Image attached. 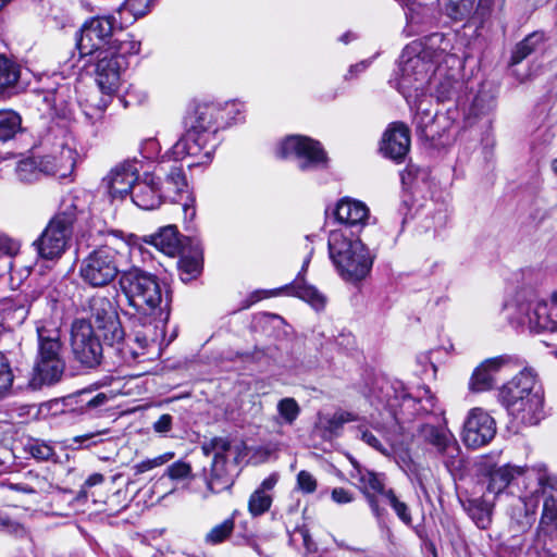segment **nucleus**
I'll list each match as a JSON object with an SVG mask.
<instances>
[{"label": "nucleus", "instance_id": "nucleus-14", "mask_svg": "<svg viewBox=\"0 0 557 557\" xmlns=\"http://www.w3.org/2000/svg\"><path fill=\"white\" fill-rule=\"evenodd\" d=\"M496 434V422L481 408L472 409L463 424L462 441L470 448L490 443Z\"/></svg>", "mask_w": 557, "mask_h": 557}, {"label": "nucleus", "instance_id": "nucleus-33", "mask_svg": "<svg viewBox=\"0 0 557 557\" xmlns=\"http://www.w3.org/2000/svg\"><path fill=\"white\" fill-rule=\"evenodd\" d=\"M545 36L542 32H533L516 44L511 51L509 65L513 66L521 63L532 53L539 50L544 44Z\"/></svg>", "mask_w": 557, "mask_h": 557}, {"label": "nucleus", "instance_id": "nucleus-15", "mask_svg": "<svg viewBox=\"0 0 557 557\" xmlns=\"http://www.w3.org/2000/svg\"><path fill=\"white\" fill-rule=\"evenodd\" d=\"M139 177L137 161H124L115 165L102 180V187L112 199H123L129 193Z\"/></svg>", "mask_w": 557, "mask_h": 557}, {"label": "nucleus", "instance_id": "nucleus-11", "mask_svg": "<svg viewBox=\"0 0 557 557\" xmlns=\"http://www.w3.org/2000/svg\"><path fill=\"white\" fill-rule=\"evenodd\" d=\"M115 18L113 16H96L84 23L79 30L77 48L81 55H94L108 49L114 39Z\"/></svg>", "mask_w": 557, "mask_h": 557}, {"label": "nucleus", "instance_id": "nucleus-18", "mask_svg": "<svg viewBox=\"0 0 557 557\" xmlns=\"http://www.w3.org/2000/svg\"><path fill=\"white\" fill-rule=\"evenodd\" d=\"M410 148V131L400 122L392 123L385 131L381 151L383 154L396 162H401Z\"/></svg>", "mask_w": 557, "mask_h": 557}, {"label": "nucleus", "instance_id": "nucleus-64", "mask_svg": "<svg viewBox=\"0 0 557 557\" xmlns=\"http://www.w3.org/2000/svg\"><path fill=\"white\" fill-rule=\"evenodd\" d=\"M0 529L14 533L22 534L24 533V529L22 525L13 520L5 513L0 512Z\"/></svg>", "mask_w": 557, "mask_h": 557}, {"label": "nucleus", "instance_id": "nucleus-44", "mask_svg": "<svg viewBox=\"0 0 557 557\" xmlns=\"http://www.w3.org/2000/svg\"><path fill=\"white\" fill-rule=\"evenodd\" d=\"M77 397L81 409L85 412L94 411L104 406L109 400V396L106 393H97L94 395L91 391L87 389L81 391Z\"/></svg>", "mask_w": 557, "mask_h": 557}, {"label": "nucleus", "instance_id": "nucleus-40", "mask_svg": "<svg viewBox=\"0 0 557 557\" xmlns=\"http://www.w3.org/2000/svg\"><path fill=\"white\" fill-rule=\"evenodd\" d=\"M21 127V116L12 110H0V141L11 139Z\"/></svg>", "mask_w": 557, "mask_h": 557}, {"label": "nucleus", "instance_id": "nucleus-9", "mask_svg": "<svg viewBox=\"0 0 557 557\" xmlns=\"http://www.w3.org/2000/svg\"><path fill=\"white\" fill-rule=\"evenodd\" d=\"M71 348L75 360L85 368L94 369L102 361V344L91 323L85 319H76L72 324Z\"/></svg>", "mask_w": 557, "mask_h": 557}, {"label": "nucleus", "instance_id": "nucleus-49", "mask_svg": "<svg viewBox=\"0 0 557 557\" xmlns=\"http://www.w3.org/2000/svg\"><path fill=\"white\" fill-rule=\"evenodd\" d=\"M384 500L394 509L397 517L405 523V524H411L412 518L410 510L404 502L399 500L398 497L395 495L393 490H388V493Z\"/></svg>", "mask_w": 557, "mask_h": 557}, {"label": "nucleus", "instance_id": "nucleus-63", "mask_svg": "<svg viewBox=\"0 0 557 557\" xmlns=\"http://www.w3.org/2000/svg\"><path fill=\"white\" fill-rule=\"evenodd\" d=\"M213 446H214V457L213 459H227L226 454L231 449V441L226 437H212Z\"/></svg>", "mask_w": 557, "mask_h": 557}, {"label": "nucleus", "instance_id": "nucleus-47", "mask_svg": "<svg viewBox=\"0 0 557 557\" xmlns=\"http://www.w3.org/2000/svg\"><path fill=\"white\" fill-rule=\"evenodd\" d=\"M154 342L156 338L152 336L150 326H146V331L143 333L137 331L135 333L133 344L125 342L126 349L136 351V355L128 362L134 361L139 356L144 355L147 347Z\"/></svg>", "mask_w": 557, "mask_h": 557}, {"label": "nucleus", "instance_id": "nucleus-3", "mask_svg": "<svg viewBox=\"0 0 557 557\" xmlns=\"http://www.w3.org/2000/svg\"><path fill=\"white\" fill-rule=\"evenodd\" d=\"M498 397L508 413L521 423L534 425L542 419L543 395L532 371L522 370L503 385Z\"/></svg>", "mask_w": 557, "mask_h": 557}, {"label": "nucleus", "instance_id": "nucleus-38", "mask_svg": "<svg viewBox=\"0 0 557 557\" xmlns=\"http://www.w3.org/2000/svg\"><path fill=\"white\" fill-rule=\"evenodd\" d=\"M467 511L478 528L487 529L492 522V509L487 502L475 498L468 502Z\"/></svg>", "mask_w": 557, "mask_h": 557}, {"label": "nucleus", "instance_id": "nucleus-19", "mask_svg": "<svg viewBox=\"0 0 557 557\" xmlns=\"http://www.w3.org/2000/svg\"><path fill=\"white\" fill-rule=\"evenodd\" d=\"M96 336L102 338L104 345L115 350L116 355L125 362H128L136 351L126 349L125 346V332L119 315H115L104 323L94 326Z\"/></svg>", "mask_w": 557, "mask_h": 557}, {"label": "nucleus", "instance_id": "nucleus-50", "mask_svg": "<svg viewBox=\"0 0 557 557\" xmlns=\"http://www.w3.org/2000/svg\"><path fill=\"white\" fill-rule=\"evenodd\" d=\"M175 454L173 451H166L154 458L143 460L134 466L135 474H141L157 467H161L172 460Z\"/></svg>", "mask_w": 557, "mask_h": 557}, {"label": "nucleus", "instance_id": "nucleus-31", "mask_svg": "<svg viewBox=\"0 0 557 557\" xmlns=\"http://www.w3.org/2000/svg\"><path fill=\"white\" fill-rule=\"evenodd\" d=\"M145 242L170 257L176 256L181 249L178 233L173 225L162 227L159 233L146 237Z\"/></svg>", "mask_w": 557, "mask_h": 557}, {"label": "nucleus", "instance_id": "nucleus-4", "mask_svg": "<svg viewBox=\"0 0 557 557\" xmlns=\"http://www.w3.org/2000/svg\"><path fill=\"white\" fill-rule=\"evenodd\" d=\"M120 234L119 231H108L104 244L91 250L79 262L78 275L86 285L102 288L121 276L120 259L127 244L117 238Z\"/></svg>", "mask_w": 557, "mask_h": 557}, {"label": "nucleus", "instance_id": "nucleus-52", "mask_svg": "<svg viewBox=\"0 0 557 557\" xmlns=\"http://www.w3.org/2000/svg\"><path fill=\"white\" fill-rule=\"evenodd\" d=\"M175 454L173 451H166L154 458L143 460L134 466L135 474H141L157 467H161L172 460Z\"/></svg>", "mask_w": 557, "mask_h": 557}, {"label": "nucleus", "instance_id": "nucleus-30", "mask_svg": "<svg viewBox=\"0 0 557 557\" xmlns=\"http://www.w3.org/2000/svg\"><path fill=\"white\" fill-rule=\"evenodd\" d=\"M164 200L176 202L187 193V181L182 165L173 164L166 171L164 181L160 184Z\"/></svg>", "mask_w": 557, "mask_h": 557}, {"label": "nucleus", "instance_id": "nucleus-23", "mask_svg": "<svg viewBox=\"0 0 557 557\" xmlns=\"http://www.w3.org/2000/svg\"><path fill=\"white\" fill-rule=\"evenodd\" d=\"M222 119V109L218 104L201 103L185 119V125L210 136L216 132V124Z\"/></svg>", "mask_w": 557, "mask_h": 557}, {"label": "nucleus", "instance_id": "nucleus-29", "mask_svg": "<svg viewBox=\"0 0 557 557\" xmlns=\"http://www.w3.org/2000/svg\"><path fill=\"white\" fill-rule=\"evenodd\" d=\"M278 481V474L272 473L265 478L260 486L250 495L248 500V510L253 517L267 512L272 505V496L269 494Z\"/></svg>", "mask_w": 557, "mask_h": 557}, {"label": "nucleus", "instance_id": "nucleus-54", "mask_svg": "<svg viewBox=\"0 0 557 557\" xmlns=\"http://www.w3.org/2000/svg\"><path fill=\"white\" fill-rule=\"evenodd\" d=\"M157 0H125L123 10L129 12L135 18L145 16Z\"/></svg>", "mask_w": 557, "mask_h": 557}, {"label": "nucleus", "instance_id": "nucleus-5", "mask_svg": "<svg viewBox=\"0 0 557 557\" xmlns=\"http://www.w3.org/2000/svg\"><path fill=\"white\" fill-rule=\"evenodd\" d=\"M329 253L339 275L348 282L363 280L372 268V257L356 233L333 230L329 234Z\"/></svg>", "mask_w": 557, "mask_h": 557}, {"label": "nucleus", "instance_id": "nucleus-36", "mask_svg": "<svg viewBox=\"0 0 557 557\" xmlns=\"http://www.w3.org/2000/svg\"><path fill=\"white\" fill-rule=\"evenodd\" d=\"M21 77V67L5 55H0V94L14 88Z\"/></svg>", "mask_w": 557, "mask_h": 557}, {"label": "nucleus", "instance_id": "nucleus-17", "mask_svg": "<svg viewBox=\"0 0 557 557\" xmlns=\"http://www.w3.org/2000/svg\"><path fill=\"white\" fill-rule=\"evenodd\" d=\"M358 483L372 513L382 520L386 511L380 506V499H384L389 490L386 488L385 475L367 469L358 470Z\"/></svg>", "mask_w": 557, "mask_h": 557}, {"label": "nucleus", "instance_id": "nucleus-61", "mask_svg": "<svg viewBox=\"0 0 557 557\" xmlns=\"http://www.w3.org/2000/svg\"><path fill=\"white\" fill-rule=\"evenodd\" d=\"M425 396L420 398L419 400L414 399V404L407 405V408L414 407L416 405H420L418 410H421L423 413H431L435 409L436 398L434 395L430 393L429 389L424 391Z\"/></svg>", "mask_w": 557, "mask_h": 557}, {"label": "nucleus", "instance_id": "nucleus-25", "mask_svg": "<svg viewBox=\"0 0 557 557\" xmlns=\"http://www.w3.org/2000/svg\"><path fill=\"white\" fill-rule=\"evenodd\" d=\"M510 361L508 356H498L482 362L473 372L470 389L473 392L488 391L494 385V373Z\"/></svg>", "mask_w": 557, "mask_h": 557}, {"label": "nucleus", "instance_id": "nucleus-42", "mask_svg": "<svg viewBox=\"0 0 557 557\" xmlns=\"http://www.w3.org/2000/svg\"><path fill=\"white\" fill-rule=\"evenodd\" d=\"M435 119L436 114L432 113L429 109H423L420 103L413 120L417 132L425 138H434L433 124Z\"/></svg>", "mask_w": 557, "mask_h": 557}, {"label": "nucleus", "instance_id": "nucleus-2", "mask_svg": "<svg viewBox=\"0 0 557 557\" xmlns=\"http://www.w3.org/2000/svg\"><path fill=\"white\" fill-rule=\"evenodd\" d=\"M119 284L129 306L137 312L153 315V329L168 322L172 295L156 274L131 267L122 271Z\"/></svg>", "mask_w": 557, "mask_h": 557}, {"label": "nucleus", "instance_id": "nucleus-21", "mask_svg": "<svg viewBox=\"0 0 557 557\" xmlns=\"http://www.w3.org/2000/svg\"><path fill=\"white\" fill-rule=\"evenodd\" d=\"M76 151L67 144L61 143L58 150L40 157L41 163H46L47 171L44 176H57L64 178L69 176L76 164Z\"/></svg>", "mask_w": 557, "mask_h": 557}, {"label": "nucleus", "instance_id": "nucleus-6", "mask_svg": "<svg viewBox=\"0 0 557 557\" xmlns=\"http://www.w3.org/2000/svg\"><path fill=\"white\" fill-rule=\"evenodd\" d=\"M38 351L34 366V384H53L61 380L65 361L61 331L52 323L37 326Z\"/></svg>", "mask_w": 557, "mask_h": 557}, {"label": "nucleus", "instance_id": "nucleus-41", "mask_svg": "<svg viewBox=\"0 0 557 557\" xmlns=\"http://www.w3.org/2000/svg\"><path fill=\"white\" fill-rule=\"evenodd\" d=\"M24 451L37 461H49L55 456L54 448L50 444L37 438H29L24 444Z\"/></svg>", "mask_w": 557, "mask_h": 557}, {"label": "nucleus", "instance_id": "nucleus-20", "mask_svg": "<svg viewBox=\"0 0 557 557\" xmlns=\"http://www.w3.org/2000/svg\"><path fill=\"white\" fill-rule=\"evenodd\" d=\"M334 216L337 222L343 224L341 228L346 230V234H349V228H357V232H359L367 224L370 211L359 200L343 198L336 203Z\"/></svg>", "mask_w": 557, "mask_h": 557}, {"label": "nucleus", "instance_id": "nucleus-59", "mask_svg": "<svg viewBox=\"0 0 557 557\" xmlns=\"http://www.w3.org/2000/svg\"><path fill=\"white\" fill-rule=\"evenodd\" d=\"M297 486L301 492L310 494L317 490V480L310 472L301 470L297 474Z\"/></svg>", "mask_w": 557, "mask_h": 557}, {"label": "nucleus", "instance_id": "nucleus-60", "mask_svg": "<svg viewBox=\"0 0 557 557\" xmlns=\"http://www.w3.org/2000/svg\"><path fill=\"white\" fill-rule=\"evenodd\" d=\"M361 440L368 444L370 447L374 448L375 450L380 451L384 456L389 455V449L383 445V443L375 436V434L369 430H361L360 431Z\"/></svg>", "mask_w": 557, "mask_h": 557}, {"label": "nucleus", "instance_id": "nucleus-35", "mask_svg": "<svg viewBox=\"0 0 557 557\" xmlns=\"http://www.w3.org/2000/svg\"><path fill=\"white\" fill-rule=\"evenodd\" d=\"M47 171L46 163H41L40 157H32L21 160L16 165V175L21 182L33 183L44 176Z\"/></svg>", "mask_w": 557, "mask_h": 557}, {"label": "nucleus", "instance_id": "nucleus-53", "mask_svg": "<svg viewBox=\"0 0 557 557\" xmlns=\"http://www.w3.org/2000/svg\"><path fill=\"white\" fill-rule=\"evenodd\" d=\"M108 430L90 432L77 435L72 438V447L78 449H87L102 442L101 435L107 434Z\"/></svg>", "mask_w": 557, "mask_h": 557}, {"label": "nucleus", "instance_id": "nucleus-51", "mask_svg": "<svg viewBox=\"0 0 557 557\" xmlns=\"http://www.w3.org/2000/svg\"><path fill=\"white\" fill-rule=\"evenodd\" d=\"M175 454L173 451H166L154 458L143 460L134 466L135 474H141L157 467H161L172 460Z\"/></svg>", "mask_w": 557, "mask_h": 557}, {"label": "nucleus", "instance_id": "nucleus-34", "mask_svg": "<svg viewBox=\"0 0 557 557\" xmlns=\"http://www.w3.org/2000/svg\"><path fill=\"white\" fill-rule=\"evenodd\" d=\"M529 324L539 331H557V322L552 315L549 302L537 301L528 314Z\"/></svg>", "mask_w": 557, "mask_h": 557}, {"label": "nucleus", "instance_id": "nucleus-43", "mask_svg": "<svg viewBox=\"0 0 557 557\" xmlns=\"http://www.w3.org/2000/svg\"><path fill=\"white\" fill-rule=\"evenodd\" d=\"M234 518H227L220 524L213 527L206 535L205 541L211 545L223 543L234 531Z\"/></svg>", "mask_w": 557, "mask_h": 557}, {"label": "nucleus", "instance_id": "nucleus-48", "mask_svg": "<svg viewBox=\"0 0 557 557\" xmlns=\"http://www.w3.org/2000/svg\"><path fill=\"white\" fill-rule=\"evenodd\" d=\"M277 412L285 424L292 425L300 413V407L294 398L286 397L278 401Z\"/></svg>", "mask_w": 557, "mask_h": 557}, {"label": "nucleus", "instance_id": "nucleus-26", "mask_svg": "<svg viewBox=\"0 0 557 557\" xmlns=\"http://www.w3.org/2000/svg\"><path fill=\"white\" fill-rule=\"evenodd\" d=\"M527 472L528 469L524 467L512 466L509 463L500 467H488L485 469V475L488 478L487 491L497 495Z\"/></svg>", "mask_w": 557, "mask_h": 557}, {"label": "nucleus", "instance_id": "nucleus-12", "mask_svg": "<svg viewBox=\"0 0 557 557\" xmlns=\"http://www.w3.org/2000/svg\"><path fill=\"white\" fill-rule=\"evenodd\" d=\"M209 135L191 127H186V132L173 145L171 154L175 160H182L186 157L197 158L193 165L207 164L212 160L213 145H209Z\"/></svg>", "mask_w": 557, "mask_h": 557}, {"label": "nucleus", "instance_id": "nucleus-39", "mask_svg": "<svg viewBox=\"0 0 557 557\" xmlns=\"http://www.w3.org/2000/svg\"><path fill=\"white\" fill-rule=\"evenodd\" d=\"M462 86L463 83L453 76L440 77L434 90L435 97L441 102L453 100Z\"/></svg>", "mask_w": 557, "mask_h": 557}, {"label": "nucleus", "instance_id": "nucleus-8", "mask_svg": "<svg viewBox=\"0 0 557 557\" xmlns=\"http://www.w3.org/2000/svg\"><path fill=\"white\" fill-rule=\"evenodd\" d=\"M276 154L283 159L294 158L302 172L325 170L329 166L327 153L322 145L308 136H287L278 145Z\"/></svg>", "mask_w": 557, "mask_h": 557}, {"label": "nucleus", "instance_id": "nucleus-37", "mask_svg": "<svg viewBox=\"0 0 557 557\" xmlns=\"http://www.w3.org/2000/svg\"><path fill=\"white\" fill-rule=\"evenodd\" d=\"M140 41L137 40L133 34H124L121 37H114L108 48L116 57L128 61V57L136 55L140 52Z\"/></svg>", "mask_w": 557, "mask_h": 557}, {"label": "nucleus", "instance_id": "nucleus-55", "mask_svg": "<svg viewBox=\"0 0 557 557\" xmlns=\"http://www.w3.org/2000/svg\"><path fill=\"white\" fill-rule=\"evenodd\" d=\"M354 420V417L351 413L349 412H344V411H341V412H335L333 416L331 417H326L324 419V429L326 431H329L330 433H336L337 431H339L343 425L349 421H352Z\"/></svg>", "mask_w": 557, "mask_h": 557}, {"label": "nucleus", "instance_id": "nucleus-27", "mask_svg": "<svg viewBox=\"0 0 557 557\" xmlns=\"http://www.w3.org/2000/svg\"><path fill=\"white\" fill-rule=\"evenodd\" d=\"M309 262L310 257H307L298 276L289 285H286L284 290L288 295L296 296L310 304L314 309L320 310L325 306V297L314 286L308 285L302 276L309 265Z\"/></svg>", "mask_w": 557, "mask_h": 557}, {"label": "nucleus", "instance_id": "nucleus-58", "mask_svg": "<svg viewBox=\"0 0 557 557\" xmlns=\"http://www.w3.org/2000/svg\"><path fill=\"white\" fill-rule=\"evenodd\" d=\"M180 269L182 281H190L200 273V263L195 259H183Z\"/></svg>", "mask_w": 557, "mask_h": 557}, {"label": "nucleus", "instance_id": "nucleus-46", "mask_svg": "<svg viewBox=\"0 0 557 557\" xmlns=\"http://www.w3.org/2000/svg\"><path fill=\"white\" fill-rule=\"evenodd\" d=\"M474 0H448L446 4L447 15L455 21H463L469 18Z\"/></svg>", "mask_w": 557, "mask_h": 557}, {"label": "nucleus", "instance_id": "nucleus-16", "mask_svg": "<svg viewBox=\"0 0 557 557\" xmlns=\"http://www.w3.org/2000/svg\"><path fill=\"white\" fill-rule=\"evenodd\" d=\"M419 434L426 444L433 446L437 454L444 458L447 468L455 465V459L459 456L460 449L455 436L447 428L423 424Z\"/></svg>", "mask_w": 557, "mask_h": 557}, {"label": "nucleus", "instance_id": "nucleus-13", "mask_svg": "<svg viewBox=\"0 0 557 557\" xmlns=\"http://www.w3.org/2000/svg\"><path fill=\"white\" fill-rule=\"evenodd\" d=\"M366 396L372 405H382L396 414L397 408L407 407L414 398L406 391L400 381H392L386 377H376L373 387Z\"/></svg>", "mask_w": 557, "mask_h": 557}, {"label": "nucleus", "instance_id": "nucleus-32", "mask_svg": "<svg viewBox=\"0 0 557 557\" xmlns=\"http://www.w3.org/2000/svg\"><path fill=\"white\" fill-rule=\"evenodd\" d=\"M85 310L89 313L92 326H97L100 323H104L109 319L117 315L111 300L101 295L91 296L85 306Z\"/></svg>", "mask_w": 557, "mask_h": 557}, {"label": "nucleus", "instance_id": "nucleus-56", "mask_svg": "<svg viewBox=\"0 0 557 557\" xmlns=\"http://www.w3.org/2000/svg\"><path fill=\"white\" fill-rule=\"evenodd\" d=\"M13 383V374L5 356L0 351V397L3 396Z\"/></svg>", "mask_w": 557, "mask_h": 557}, {"label": "nucleus", "instance_id": "nucleus-57", "mask_svg": "<svg viewBox=\"0 0 557 557\" xmlns=\"http://www.w3.org/2000/svg\"><path fill=\"white\" fill-rule=\"evenodd\" d=\"M166 475L171 480H175V481L191 479L193 478L191 467L189 463H187L185 461H182V460L176 461L168 467Z\"/></svg>", "mask_w": 557, "mask_h": 557}, {"label": "nucleus", "instance_id": "nucleus-28", "mask_svg": "<svg viewBox=\"0 0 557 557\" xmlns=\"http://www.w3.org/2000/svg\"><path fill=\"white\" fill-rule=\"evenodd\" d=\"M235 482V475L231 471L227 459H213L209 475L206 478L207 490L218 494L230 490Z\"/></svg>", "mask_w": 557, "mask_h": 557}, {"label": "nucleus", "instance_id": "nucleus-45", "mask_svg": "<svg viewBox=\"0 0 557 557\" xmlns=\"http://www.w3.org/2000/svg\"><path fill=\"white\" fill-rule=\"evenodd\" d=\"M496 0H479L475 10H472L470 18L476 25V29L484 28L490 23Z\"/></svg>", "mask_w": 557, "mask_h": 557}, {"label": "nucleus", "instance_id": "nucleus-24", "mask_svg": "<svg viewBox=\"0 0 557 557\" xmlns=\"http://www.w3.org/2000/svg\"><path fill=\"white\" fill-rule=\"evenodd\" d=\"M539 488L536 493L543 496V511L541 527L554 525L557 530V480L542 473L537 478Z\"/></svg>", "mask_w": 557, "mask_h": 557}, {"label": "nucleus", "instance_id": "nucleus-1", "mask_svg": "<svg viewBox=\"0 0 557 557\" xmlns=\"http://www.w3.org/2000/svg\"><path fill=\"white\" fill-rule=\"evenodd\" d=\"M455 36L433 33L407 45L399 61L398 87L405 96L422 90L428 81L431 63H441L451 55Z\"/></svg>", "mask_w": 557, "mask_h": 557}, {"label": "nucleus", "instance_id": "nucleus-7", "mask_svg": "<svg viewBox=\"0 0 557 557\" xmlns=\"http://www.w3.org/2000/svg\"><path fill=\"white\" fill-rule=\"evenodd\" d=\"M76 199H64L60 211L51 219L41 236L34 243L39 255L45 259L60 258L66 250L73 233V224L77 219Z\"/></svg>", "mask_w": 557, "mask_h": 557}, {"label": "nucleus", "instance_id": "nucleus-22", "mask_svg": "<svg viewBox=\"0 0 557 557\" xmlns=\"http://www.w3.org/2000/svg\"><path fill=\"white\" fill-rule=\"evenodd\" d=\"M131 194L133 202L144 210H153L164 201L160 182L153 174H145L138 180Z\"/></svg>", "mask_w": 557, "mask_h": 557}, {"label": "nucleus", "instance_id": "nucleus-62", "mask_svg": "<svg viewBox=\"0 0 557 557\" xmlns=\"http://www.w3.org/2000/svg\"><path fill=\"white\" fill-rule=\"evenodd\" d=\"M173 426V417L169 413L161 414L158 420L152 424V429L156 433L165 435Z\"/></svg>", "mask_w": 557, "mask_h": 557}, {"label": "nucleus", "instance_id": "nucleus-10", "mask_svg": "<svg viewBox=\"0 0 557 557\" xmlns=\"http://www.w3.org/2000/svg\"><path fill=\"white\" fill-rule=\"evenodd\" d=\"M96 61V82L106 96L100 100L98 106L100 115L109 104L110 97L117 90L121 82V74L128 67V61L121 57H116L111 50L102 49L95 53Z\"/></svg>", "mask_w": 557, "mask_h": 557}]
</instances>
